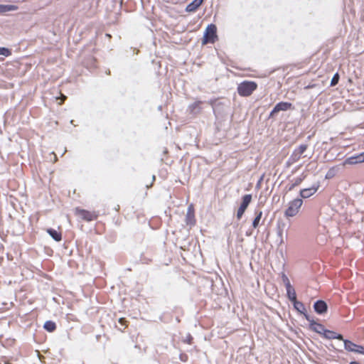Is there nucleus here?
I'll return each mask as SVG.
<instances>
[{"label":"nucleus","instance_id":"21","mask_svg":"<svg viewBox=\"0 0 364 364\" xmlns=\"http://www.w3.org/2000/svg\"><path fill=\"white\" fill-rule=\"evenodd\" d=\"M354 352L364 355V347L361 346L356 345Z\"/></svg>","mask_w":364,"mask_h":364},{"label":"nucleus","instance_id":"25","mask_svg":"<svg viewBox=\"0 0 364 364\" xmlns=\"http://www.w3.org/2000/svg\"><path fill=\"white\" fill-rule=\"evenodd\" d=\"M317 326L319 328V329H322V326L321 325H318Z\"/></svg>","mask_w":364,"mask_h":364},{"label":"nucleus","instance_id":"3","mask_svg":"<svg viewBox=\"0 0 364 364\" xmlns=\"http://www.w3.org/2000/svg\"><path fill=\"white\" fill-rule=\"evenodd\" d=\"M257 88V85L254 82L245 81L239 85L238 93L242 96H248Z\"/></svg>","mask_w":364,"mask_h":364},{"label":"nucleus","instance_id":"26","mask_svg":"<svg viewBox=\"0 0 364 364\" xmlns=\"http://www.w3.org/2000/svg\"><path fill=\"white\" fill-rule=\"evenodd\" d=\"M316 330L317 331H319V328L318 327L317 328H316Z\"/></svg>","mask_w":364,"mask_h":364},{"label":"nucleus","instance_id":"7","mask_svg":"<svg viewBox=\"0 0 364 364\" xmlns=\"http://www.w3.org/2000/svg\"><path fill=\"white\" fill-rule=\"evenodd\" d=\"M291 107V104L289 102H282L278 103L270 113V116H273L275 113L280 111H286Z\"/></svg>","mask_w":364,"mask_h":364},{"label":"nucleus","instance_id":"14","mask_svg":"<svg viewBox=\"0 0 364 364\" xmlns=\"http://www.w3.org/2000/svg\"><path fill=\"white\" fill-rule=\"evenodd\" d=\"M344 346H345L346 350H347L348 351L354 352L355 348L356 347V344L353 343V342H351L350 341L345 340L344 341Z\"/></svg>","mask_w":364,"mask_h":364},{"label":"nucleus","instance_id":"12","mask_svg":"<svg viewBox=\"0 0 364 364\" xmlns=\"http://www.w3.org/2000/svg\"><path fill=\"white\" fill-rule=\"evenodd\" d=\"M47 232L50 235V237L55 241L57 242H59L61 240V233L56 230H53V229H48L47 230Z\"/></svg>","mask_w":364,"mask_h":364},{"label":"nucleus","instance_id":"17","mask_svg":"<svg viewBox=\"0 0 364 364\" xmlns=\"http://www.w3.org/2000/svg\"><path fill=\"white\" fill-rule=\"evenodd\" d=\"M44 328L49 332H52L55 329V324L52 321H46L44 323Z\"/></svg>","mask_w":364,"mask_h":364},{"label":"nucleus","instance_id":"13","mask_svg":"<svg viewBox=\"0 0 364 364\" xmlns=\"http://www.w3.org/2000/svg\"><path fill=\"white\" fill-rule=\"evenodd\" d=\"M324 336L328 339H339L343 340V336L341 334H337L331 331H324L323 332Z\"/></svg>","mask_w":364,"mask_h":364},{"label":"nucleus","instance_id":"4","mask_svg":"<svg viewBox=\"0 0 364 364\" xmlns=\"http://www.w3.org/2000/svg\"><path fill=\"white\" fill-rule=\"evenodd\" d=\"M251 200H252L251 195L247 194V195H245L243 196L242 203L237 212V219H240L242 218V215L244 214L245 210L247 209V206L250 203Z\"/></svg>","mask_w":364,"mask_h":364},{"label":"nucleus","instance_id":"8","mask_svg":"<svg viewBox=\"0 0 364 364\" xmlns=\"http://www.w3.org/2000/svg\"><path fill=\"white\" fill-rule=\"evenodd\" d=\"M286 287H287V293L289 299L292 301H296V292L294 288L290 284V282L288 279H286Z\"/></svg>","mask_w":364,"mask_h":364},{"label":"nucleus","instance_id":"23","mask_svg":"<svg viewBox=\"0 0 364 364\" xmlns=\"http://www.w3.org/2000/svg\"><path fill=\"white\" fill-rule=\"evenodd\" d=\"M282 229L279 228L278 230V235L281 237L282 235Z\"/></svg>","mask_w":364,"mask_h":364},{"label":"nucleus","instance_id":"9","mask_svg":"<svg viewBox=\"0 0 364 364\" xmlns=\"http://www.w3.org/2000/svg\"><path fill=\"white\" fill-rule=\"evenodd\" d=\"M314 309L318 314L325 313L327 310V304L323 301H318L314 304Z\"/></svg>","mask_w":364,"mask_h":364},{"label":"nucleus","instance_id":"18","mask_svg":"<svg viewBox=\"0 0 364 364\" xmlns=\"http://www.w3.org/2000/svg\"><path fill=\"white\" fill-rule=\"evenodd\" d=\"M294 303L295 309L300 313L303 314L305 311V308H304L303 304H301V302H299L297 301H294Z\"/></svg>","mask_w":364,"mask_h":364},{"label":"nucleus","instance_id":"11","mask_svg":"<svg viewBox=\"0 0 364 364\" xmlns=\"http://www.w3.org/2000/svg\"><path fill=\"white\" fill-rule=\"evenodd\" d=\"M203 0H193L186 9L188 12L195 11L203 3Z\"/></svg>","mask_w":364,"mask_h":364},{"label":"nucleus","instance_id":"6","mask_svg":"<svg viewBox=\"0 0 364 364\" xmlns=\"http://www.w3.org/2000/svg\"><path fill=\"white\" fill-rule=\"evenodd\" d=\"M318 188H319V183H316L313 184V186H311L310 188L302 189L300 191V195L304 198H309L316 193Z\"/></svg>","mask_w":364,"mask_h":364},{"label":"nucleus","instance_id":"19","mask_svg":"<svg viewBox=\"0 0 364 364\" xmlns=\"http://www.w3.org/2000/svg\"><path fill=\"white\" fill-rule=\"evenodd\" d=\"M0 55L7 57L11 55V51L8 48H0Z\"/></svg>","mask_w":364,"mask_h":364},{"label":"nucleus","instance_id":"22","mask_svg":"<svg viewBox=\"0 0 364 364\" xmlns=\"http://www.w3.org/2000/svg\"><path fill=\"white\" fill-rule=\"evenodd\" d=\"M335 174V171L334 169H331L329 170L327 173H326V178H332Z\"/></svg>","mask_w":364,"mask_h":364},{"label":"nucleus","instance_id":"1","mask_svg":"<svg viewBox=\"0 0 364 364\" xmlns=\"http://www.w3.org/2000/svg\"><path fill=\"white\" fill-rule=\"evenodd\" d=\"M303 201L300 198H295L291 200L284 211V216L287 218L296 216L302 206Z\"/></svg>","mask_w":364,"mask_h":364},{"label":"nucleus","instance_id":"5","mask_svg":"<svg viewBox=\"0 0 364 364\" xmlns=\"http://www.w3.org/2000/svg\"><path fill=\"white\" fill-rule=\"evenodd\" d=\"M364 162V152L360 153L358 155L353 156L347 158L343 163V166L347 165H355L357 164Z\"/></svg>","mask_w":364,"mask_h":364},{"label":"nucleus","instance_id":"15","mask_svg":"<svg viewBox=\"0 0 364 364\" xmlns=\"http://www.w3.org/2000/svg\"><path fill=\"white\" fill-rule=\"evenodd\" d=\"M306 146L305 145H301L297 149L295 150L294 154L295 155V160L298 159L300 156L306 151Z\"/></svg>","mask_w":364,"mask_h":364},{"label":"nucleus","instance_id":"20","mask_svg":"<svg viewBox=\"0 0 364 364\" xmlns=\"http://www.w3.org/2000/svg\"><path fill=\"white\" fill-rule=\"evenodd\" d=\"M338 80H339V75L338 73H336L334 75V76L333 77V78L331 80V86L336 85L338 83Z\"/></svg>","mask_w":364,"mask_h":364},{"label":"nucleus","instance_id":"2","mask_svg":"<svg viewBox=\"0 0 364 364\" xmlns=\"http://www.w3.org/2000/svg\"><path fill=\"white\" fill-rule=\"evenodd\" d=\"M217 28L214 24H210L207 26L205 31L204 33L203 38V44H207L209 43H214L217 39Z\"/></svg>","mask_w":364,"mask_h":364},{"label":"nucleus","instance_id":"16","mask_svg":"<svg viewBox=\"0 0 364 364\" xmlns=\"http://www.w3.org/2000/svg\"><path fill=\"white\" fill-rule=\"evenodd\" d=\"M262 211H259L257 213V215L252 222V226L254 228H257L258 227L260 220H261V218H262Z\"/></svg>","mask_w":364,"mask_h":364},{"label":"nucleus","instance_id":"10","mask_svg":"<svg viewBox=\"0 0 364 364\" xmlns=\"http://www.w3.org/2000/svg\"><path fill=\"white\" fill-rule=\"evenodd\" d=\"M18 9V6L13 4H0V14L7 12L14 11Z\"/></svg>","mask_w":364,"mask_h":364},{"label":"nucleus","instance_id":"24","mask_svg":"<svg viewBox=\"0 0 364 364\" xmlns=\"http://www.w3.org/2000/svg\"><path fill=\"white\" fill-rule=\"evenodd\" d=\"M350 364H360V363H358V362L353 361V362H351Z\"/></svg>","mask_w":364,"mask_h":364}]
</instances>
